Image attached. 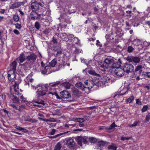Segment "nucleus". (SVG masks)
I'll use <instances>...</instances> for the list:
<instances>
[{"instance_id":"f257e3e1","label":"nucleus","mask_w":150,"mask_h":150,"mask_svg":"<svg viewBox=\"0 0 150 150\" xmlns=\"http://www.w3.org/2000/svg\"><path fill=\"white\" fill-rule=\"evenodd\" d=\"M59 83V82H56L44 85H39L37 87V91L36 92L37 99H39L40 97L45 95L47 91L51 90L52 88L51 87L56 86Z\"/></svg>"},{"instance_id":"f03ea898","label":"nucleus","mask_w":150,"mask_h":150,"mask_svg":"<svg viewBox=\"0 0 150 150\" xmlns=\"http://www.w3.org/2000/svg\"><path fill=\"white\" fill-rule=\"evenodd\" d=\"M114 62V60L113 58L110 57H108L105 59L104 61V64L102 62H101L99 63V65L100 67L103 68L105 70V69H110L109 70V71L111 72L112 70L111 69L112 68V65Z\"/></svg>"},{"instance_id":"7ed1b4c3","label":"nucleus","mask_w":150,"mask_h":150,"mask_svg":"<svg viewBox=\"0 0 150 150\" xmlns=\"http://www.w3.org/2000/svg\"><path fill=\"white\" fill-rule=\"evenodd\" d=\"M16 62L13 61L10 65V70L8 73V80L11 81H13L16 79L15 72L16 70Z\"/></svg>"},{"instance_id":"20e7f679","label":"nucleus","mask_w":150,"mask_h":150,"mask_svg":"<svg viewBox=\"0 0 150 150\" xmlns=\"http://www.w3.org/2000/svg\"><path fill=\"white\" fill-rule=\"evenodd\" d=\"M14 83L13 84V85L15 92V94L18 95V97L13 96V98L12 99L14 103H19L18 98H19V95H21V89H19L18 88V83H17L16 81H15Z\"/></svg>"},{"instance_id":"39448f33","label":"nucleus","mask_w":150,"mask_h":150,"mask_svg":"<svg viewBox=\"0 0 150 150\" xmlns=\"http://www.w3.org/2000/svg\"><path fill=\"white\" fill-rule=\"evenodd\" d=\"M111 81L110 78L106 76H102L98 82V84L100 86H103L104 85H108V84Z\"/></svg>"},{"instance_id":"423d86ee","label":"nucleus","mask_w":150,"mask_h":150,"mask_svg":"<svg viewBox=\"0 0 150 150\" xmlns=\"http://www.w3.org/2000/svg\"><path fill=\"white\" fill-rule=\"evenodd\" d=\"M76 139L78 144L80 146H82L83 143L86 144L88 142L86 137L78 136L76 137Z\"/></svg>"},{"instance_id":"0eeeda50","label":"nucleus","mask_w":150,"mask_h":150,"mask_svg":"<svg viewBox=\"0 0 150 150\" xmlns=\"http://www.w3.org/2000/svg\"><path fill=\"white\" fill-rule=\"evenodd\" d=\"M126 59L129 62H133L135 64H137L139 62L141 59L138 57L130 56L127 57Z\"/></svg>"},{"instance_id":"6e6552de","label":"nucleus","mask_w":150,"mask_h":150,"mask_svg":"<svg viewBox=\"0 0 150 150\" xmlns=\"http://www.w3.org/2000/svg\"><path fill=\"white\" fill-rule=\"evenodd\" d=\"M85 90L88 89L89 90L92 88L94 85V83L91 80H88L84 83Z\"/></svg>"},{"instance_id":"1a4fd4ad","label":"nucleus","mask_w":150,"mask_h":150,"mask_svg":"<svg viewBox=\"0 0 150 150\" xmlns=\"http://www.w3.org/2000/svg\"><path fill=\"white\" fill-rule=\"evenodd\" d=\"M123 69L125 72L129 73L133 71L134 67L132 64L126 63L124 65Z\"/></svg>"},{"instance_id":"9d476101","label":"nucleus","mask_w":150,"mask_h":150,"mask_svg":"<svg viewBox=\"0 0 150 150\" xmlns=\"http://www.w3.org/2000/svg\"><path fill=\"white\" fill-rule=\"evenodd\" d=\"M36 56L34 53H32L30 55L27 56L26 59L28 62L33 63L36 60Z\"/></svg>"},{"instance_id":"9b49d317","label":"nucleus","mask_w":150,"mask_h":150,"mask_svg":"<svg viewBox=\"0 0 150 150\" xmlns=\"http://www.w3.org/2000/svg\"><path fill=\"white\" fill-rule=\"evenodd\" d=\"M24 3V2H16L10 5L9 7L10 9H13L20 7L22 5H23Z\"/></svg>"},{"instance_id":"f8f14e48","label":"nucleus","mask_w":150,"mask_h":150,"mask_svg":"<svg viewBox=\"0 0 150 150\" xmlns=\"http://www.w3.org/2000/svg\"><path fill=\"white\" fill-rule=\"evenodd\" d=\"M115 72L117 76H122L124 75L125 71L123 69L119 67L116 69Z\"/></svg>"},{"instance_id":"ddd939ff","label":"nucleus","mask_w":150,"mask_h":150,"mask_svg":"<svg viewBox=\"0 0 150 150\" xmlns=\"http://www.w3.org/2000/svg\"><path fill=\"white\" fill-rule=\"evenodd\" d=\"M67 145L70 147H72L75 145V142L71 138H67L66 140Z\"/></svg>"},{"instance_id":"4468645a","label":"nucleus","mask_w":150,"mask_h":150,"mask_svg":"<svg viewBox=\"0 0 150 150\" xmlns=\"http://www.w3.org/2000/svg\"><path fill=\"white\" fill-rule=\"evenodd\" d=\"M31 7L33 11H35L38 10L39 7L37 1L32 2L31 4Z\"/></svg>"},{"instance_id":"2eb2a0df","label":"nucleus","mask_w":150,"mask_h":150,"mask_svg":"<svg viewBox=\"0 0 150 150\" xmlns=\"http://www.w3.org/2000/svg\"><path fill=\"white\" fill-rule=\"evenodd\" d=\"M60 96L64 98H67L70 97V95L69 92L66 91H63L60 93Z\"/></svg>"},{"instance_id":"dca6fc26","label":"nucleus","mask_w":150,"mask_h":150,"mask_svg":"<svg viewBox=\"0 0 150 150\" xmlns=\"http://www.w3.org/2000/svg\"><path fill=\"white\" fill-rule=\"evenodd\" d=\"M24 120L25 121H28L32 123H35L37 122L38 120L34 119H32L29 116H27L25 117H24Z\"/></svg>"},{"instance_id":"f3484780","label":"nucleus","mask_w":150,"mask_h":150,"mask_svg":"<svg viewBox=\"0 0 150 150\" xmlns=\"http://www.w3.org/2000/svg\"><path fill=\"white\" fill-rule=\"evenodd\" d=\"M105 142L101 141H100L97 145L96 147H97L98 150H102L104 145L105 144Z\"/></svg>"},{"instance_id":"a211bd4d","label":"nucleus","mask_w":150,"mask_h":150,"mask_svg":"<svg viewBox=\"0 0 150 150\" xmlns=\"http://www.w3.org/2000/svg\"><path fill=\"white\" fill-rule=\"evenodd\" d=\"M118 62L113 63L112 64V68H119L121 64V62H120V59H119L118 60Z\"/></svg>"},{"instance_id":"6ab92c4d","label":"nucleus","mask_w":150,"mask_h":150,"mask_svg":"<svg viewBox=\"0 0 150 150\" xmlns=\"http://www.w3.org/2000/svg\"><path fill=\"white\" fill-rule=\"evenodd\" d=\"M143 67L142 65H139L137 66L135 69L136 73H139V74H142V69Z\"/></svg>"},{"instance_id":"aec40b11","label":"nucleus","mask_w":150,"mask_h":150,"mask_svg":"<svg viewBox=\"0 0 150 150\" xmlns=\"http://www.w3.org/2000/svg\"><path fill=\"white\" fill-rule=\"evenodd\" d=\"M76 86L79 89L82 90V91H85V85L84 84L83 85L82 83L81 82L77 83L76 84Z\"/></svg>"},{"instance_id":"412c9836","label":"nucleus","mask_w":150,"mask_h":150,"mask_svg":"<svg viewBox=\"0 0 150 150\" xmlns=\"http://www.w3.org/2000/svg\"><path fill=\"white\" fill-rule=\"evenodd\" d=\"M142 75V74H139V73H134V75H133V78L134 79H133V80H139L140 79H141L142 78H141V75Z\"/></svg>"},{"instance_id":"4be33fe9","label":"nucleus","mask_w":150,"mask_h":150,"mask_svg":"<svg viewBox=\"0 0 150 150\" xmlns=\"http://www.w3.org/2000/svg\"><path fill=\"white\" fill-rule=\"evenodd\" d=\"M57 63V60L56 59H53L49 63V67H54L55 66Z\"/></svg>"},{"instance_id":"5701e85b","label":"nucleus","mask_w":150,"mask_h":150,"mask_svg":"<svg viewBox=\"0 0 150 150\" xmlns=\"http://www.w3.org/2000/svg\"><path fill=\"white\" fill-rule=\"evenodd\" d=\"M15 128L17 129L22 131L24 133H27L28 132V130L27 129L19 126H16L15 127Z\"/></svg>"},{"instance_id":"b1692460","label":"nucleus","mask_w":150,"mask_h":150,"mask_svg":"<svg viewBox=\"0 0 150 150\" xmlns=\"http://www.w3.org/2000/svg\"><path fill=\"white\" fill-rule=\"evenodd\" d=\"M68 36V34L65 33H62L61 35V37L62 38V37H64L63 38H62V39L63 40L67 41L69 40V39L67 38Z\"/></svg>"},{"instance_id":"393cba45","label":"nucleus","mask_w":150,"mask_h":150,"mask_svg":"<svg viewBox=\"0 0 150 150\" xmlns=\"http://www.w3.org/2000/svg\"><path fill=\"white\" fill-rule=\"evenodd\" d=\"M19 60L21 63L23 62L25 59V57L23 53H21L19 57Z\"/></svg>"},{"instance_id":"a878e982","label":"nucleus","mask_w":150,"mask_h":150,"mask_svg":"<svg viewBox=\"0 0 150 150\" xmlns=\"http://www.w3.org/2000/svg\"><path fill=\"white\" fill-rule=\"evenodd\" d=\"M62 85L66 89H68L70 88L71 84L69 82H66L62 83Z\"/></svg>"},{"instance_id":"bb28decb","label":"nucleus","mask_w":150,"mask_h":150,"mask_svg":"<svg viewBox=\"0 0 150 150\" xmlns=\"http://www.w3.org/2000/svg\"><path fill=\"white\" fill-rule=\"evenodd\" d=\"M69 132V131H68V132H65L60 133V134H58L55 136H50V137H50V138L51 139H55V138H56L58 137L61 136H62V135L63 134H64L66 133H68V132Z\"/></svg>"},{"instance_id":"cd10ccee","label":"nucleus","mask_w":150,"mask_h":150,"mask_svg":"<svg viewBox=\"0 0 150 150\" xmlns=\"http://www.w3.org/2000/svg\"><path fill=\"white\" fill-rule=\"evenodd\" d=\"M49 69V67L45 66V67H43L42 70L41 72L43 74H47V70Z\"/></svg>"},{"instance_id":"c85d7f7f","label":"nucleus","mask_w":150,"mask_h":150,"mask_svg":"<svg viewBox=\"0 0 150 150\" xmlns=\"http://www.w3.org/2000/svg\"><path fill=\"white\" fill-rule=\"evenodd\" d=\"M134 97L133 96H132L126 100V102L127 103H131L134 100Z\"/></svg>"},{"instance_id":"c756f323","label":"nucleus","mask_w":150,"mask_h":150,"mask_svg":"<svg viewBox=\"0 0 150 150\" xmlns=\"http://www.w3.org/2000/svg\"><path fill=\"white\" fill-rule=\"evenodd\" d=\"M117 147L114 144L109 145L108 147V149L109 150H116Z\"/></svg>"},{"instance_id":"7c9ffc66","label":"nucleus","mask_w":150,"mask_h":150,"mask_svg":"<svg viewBox=\"0 0 150 150\" xmlns=\"http://www.w3.org/2000/svg\"><path fill=\"white\" fill-rule=\"evenodd\" d=\"M62 52L61 50L58 51L57 52L55 57L56 58H60L62 55Z\"/></svg>"},{"instance_id":"2f4dec72","label":"nucleus","mask_w":150,"mask_h":150,"mask_svg":"<svg viewBox=\"0 0 150 150\" xmlns=\"http://www.w3.org/2000/svg\"><path fill=\"white\" fill-rule=\"evenodd\" d=\"M134 48L131 46H129L127 48V51L129 53L132 52L134 51Z\"/></svg>"},{"instance_id":"473e14b6","label":"nucleus","mask_w":150,"mask_h":150,"mask_svg":"<svg viewBox=\"0 0 150 150\" xmlns=\"http://www.w3.org/2000/svg\"><path fill=\"white\" fill-rule=\"evenodd\" d=\"M88 73L91 74L93 75L94 76H98L99 74H96L95 71L92 70H90L88 71Z\"/></svg>"},{"instance_id":"72a5a7b5","label":"nucleus","mask_w":150,"mask_h":150,"mask_svg":"<svg viewBox=\"0 0 150 150\" xmlns=\"http://www.w3.org/2000/svg\"><path fill=\"white\" fill-rule=\"evenodd\" d=\"M84 119L83 118H78L75 119V121L76 122H78L80 123H81L84 121Z\"/></svg>"},{"instance_id":"f704fd0d","label":"nucleus","mask_w":150,"mask_h":150,"mask_svg":"<svg viewBox=\"0 0 150 150\" xmlns=\"http://www.w3.org/2000/svg\"><path fill=\"white\" fill-rule=\"evenodd\" d=\"M13 19L14 21L16 22H18L19 20V17L18 15H14L13 16Z\"/></svg>"},{"instance_id":"c9c22d12","label":"nucleus","mask_w":150,"mask_h":150,"mask_svg":"<svg viewBox=\"0 0 150 150\" xmlns=\"http://www.w3.org/2000/svg\"><path fill=\"white\" fill-rule=\"evenodd\" d=\"M61 148V146L60 144L59 143H58L55 146L54 148V149L55 150H60Z\"/></svg>"},{"instance_id":"e433bc0d","label":"nucleus","mask_w":150,"mask_h":150,"mask_svg":"<svg viewBox=\"0 0 150 150\" xmlns=\"http://www.w3.org/2000/svg\"><path fill=\"white\" fill-rule=\"evenodd\" d=\"M89 141L91 143H94L97 141L98 139L94 137H91L89 138Z\"/></svg>"},{"instance_id":"4c0bfd02","label":"nucleus","mask_w":150,"mask_h":150,"mask_svg":"<svg viewBox=\"0 0 150 150\" xmlns=\"http://www.w3.org/2000/svg\"><path fill=\"white\" fill-rule=\"evenodd\" d=\"M35 26L37 30H39L40 28V26L39 23L37 22H35Z\"/></svg>"},{"instance_id":"58836bf2","label":"nucleus","mask_w":150,"mask_h":150,"mask_svg":"<svg viewBox=\"0 0 150 150\" xmlns=\"http://www.w3.org/2000/svg\"><path fill=\"white\" fill-rule=\"evenodd\" d=\"M136 104L139 105H141L142 104V103L141 101V99L140 98L136 99Z\"/></svg>"},{"instance_id":"ea45409f","label":"nucleus","mask_w":150,"mask_h":150,"mask_svg":"<svg viewBox=\"0 0 150 150\" xmlns=\"http://www.w3.org/2000/svg\"><path fill=\"white\" fill-rule=\"evenodd\" d=\"M79 40L76 37H74L73 41L75 43L78 44L79 43Z\"/></svg>"},{"instance_id":"a19ab883","label":"nucleus","mask_w":150,"mask_h":150,"mask_svg":"<svg viewBox=\"0 0 150 150\" xmlns=\"http://www.w3.org/2000/svg\"><path fill=\"white\" fill-rule=\"evenodd\" d=\"M148 107L147 105H144L143 108L142 109V112H144L146 111L147 110Z\"/></svg>"},{"instance_id":"79ce46f5","label":"nucleus","mask_w":150,"mask_h":150,"mask_svg":"<svg viewBox=\"0 0 150 150\" xmlns=\"http://www.w3.org/2000/svg\"><path fill=\"white\" fill-rule=\"evenodd\" d=\"M33 81V79H30L28 80V83L25 84V85H27V84H28L29 86L30 85H31L30 83H32Z\"/></svg>"},{"instance_id":"37998d69","label":"nucleus","mask_w":150,"mask_h":150,"mask_svg":"<svg viewBox=\"0 0 150 150\" xmlns=\"http://www.w3.org/2000/svg\"><path fill=\"white\" fill-rule=\"evenodd\" d=\"M34 102L36 103H39V104H41L43 105H45V103L43 100H41L40 101H34Z\"/></svg>"},{"instance_id":"c03bdc74","label":"nucleus","mask_w":150,"mask_h":150,"mask_svg":"<svg viewBox=\"0 0 150 150\" xmlns=\"http://www.w3.org/2000/svg\"><path fill=\"white\" fill-rule=\"evenodd\" d=\"M137 49L139 50H141L142 48V45L141 43H139V44H138L137 45Z\"/></svg>"},{"instance_id":"a18cd8bd","label":"nucleus","mask_w":150,"mask_h":150,"mask_svg":"<svg viewBox=\"0 0 150 150\" xmlns=\"http://www.w3.org/2000/svg\"><path fill=\"white\" fill-rule=\"evenodd\" d=\"M139 123V121H135L134 122V123L131 125L130 127H131L136 126L137 125V124Z\"/></svg>"},{"instance_id":"49530a36","label":"nucleus","mask_w":150,"mask_h":150,"mask_svg":"<svg viewBox=\"0 0 150 150\" xmlns=\"http://www.w3.org/2000/svg\"><path fill=\"white\" fill-rule=\"evenodd\" d=\"M116 127H117V125H115L114 122H113L109 127V129H111L112 128H114Z\"/></svg>"},{"instance_id":"de8ad7c7","label":"nucleus","mask_w":150,"mask_h":150,"mask_svg":"<svg viewBox=\"0 0 150 150\" xmlns=\"http://www.w3.org/2000/svg\"><path fill=\"white\" fill-rule=\"evenodd\" d=\"M144 75L146 77L150 78V72H145Z\"/></svg>"},{"instance_id":"09e8293b","label":"nucleus","mask_w":150,"mask_h":150,"mask_svg":"<svg viewBox=\"0 0 150 150\" xmlns=\"http://www.w3.org/2000/svg\"><path fill=\"white\" fill-rule=\"evenodd\" d=\"M48 94H52V95H55L57 96V98L58 99H59L60 98V97H59V96L58 95V94L55 93H53L52 92H49L48 93Z\"/></svg>"},{"instance_id":"8fccbe9b","label":"nucleus","mask_w":150,"mask_h":150,"mask_svg":"<svg viewBox=\"0 0 150 150\" xmlns=\"http://www.w3.org/2000/svg\"><path fill=\"white\" fill-rule=\"evenodd\" d=\"M38 119L40 120H41L44 121H45L46 122H49V119H43L41 117H38Z\"/></svg>"},{"instance_id":"3c124183","label":"nucleus","mask_w":150,"mask_h":150,"mask_svg":"<svg viewBox=\"0 0 150 150\" xmlns=\"http://www.w3.org/2000/svg\"><path fill=\"white\" fill-rule=\"evenodd\" d=\"M38 85H37V86H35L33 85L32 84H31L30 85V87L31 89H37V87Z\"/></svg>"},{"instance_id":"603ef678","label":"nucleus","mask_w":150,"mask_h":150,"mask_svg":"<svg viewBox=\"0 0 150 150\" xmlns=\"http://www.w3.org/2000/svg\"><path fill=\"white\" fill-rule=\"evenodd\" d=\"M15 25L16 28L17 29H20L22 27V26L21 24L17 23Z\"/></svg>"},{"instance_id":"864d4df0","label":"nucleus","mask_w":150,"mask_h":150,"mask_svg":"<svg viewBox=\"0 0 150 150\" xmlns=\"http://www.w3.org/2000/svg\"><path fill=\"white\" fill-rule=\"evenodd\" d=\"M19 98H20L21 101L22 102H24L26 100L25 98L23 97L22 95L19 96Z\"/></svg>"},{"instance_id":"5fc2aeb1","label":"nucleus","mask_w":150,"mask_h":150,"mask_svg":"<svg viewBox=\"0 0 150 150\" xmlns=\"http://www.w3.org/2000/svg\"><path fill=\"white\" fill-rule=\"evenodd\" d=\"M130 137H121V139L122 140L124 141L125 140H129V139H130Z\"/></svg>"},{"instance_id":"6e6d98bb","label":"nucleus","mask_w":150,"mask_h":150,"mask_svg":"<svg viewBox=\"0 0 150 150\" xmlns=\"http://www.w3.org/2000/svg\"><path fill=\"white\" fill-rule=\"evenodd\" d=\"M143 44L145 46H148L150 45V42L145 41L144 42Z\"/></svg>"},{"instance_id":"4d7b16f0","label":"nucleus","mask_w":150,"mask_h":150,"mask_svg":"<svg viewBox=\"0 0 150 150\" xmlns=\"http://www.w3.org/2000/svg\"><path fill=\"white\" fill-rule=\"evenodd\" d=\"M150 119V115L148 114L146 115L145 118V120L146 121H148Z\"/></svg>"},{"instance_id":"13d9d810","label":"nucleus","mask_w":150,"mask_h":150,"mask_svg":"<svg viewBox=\"0 0 150 150\" xmlns=\"http://www.w3.org/2000/svg\"><path fill=\"white\" fill-rule=\"evenodd\" d=\"M68 36L67 37V38L69 39L72 38L74 37V35L72 34H68Z\"/></svg>"},{"instance_id":"bf43d9fd","label":"nucleus","mask_w":150,"mask_h":150,"mask_svg":"<svg viewBox=\"0 0 150 150\" xmlns=\"http://www.w3.org/2000/svg\"><path fill=\"white\" fill-rule=\"evenodd\" d=\"M134 42H136L138 43V44H139V43H141V41L138 39H136L134 40Z\"/></svg>"},{"instance_id":"052dcab7","label":"nucleus","mask_w":150,"mask_h":150,"mask_svg":"<svg viewBox=\"0 0 150 150\" xmlns=\"http://www.w3.org/2000/svg\"><path fill=\"white\" fill-rule=\"evenodd\" d=\"M56 131V130L55 129H52V131L50 133V134L51 135H53L55 134Z\"/></svg>"},{"instance_id":"680f3d73","label":"nucleus","mask_w":150,"mask_h":150,"mask_svg":"<svg viewBox=\"0 0 150 150\" xmlns=\"http://www.w3.org/2000/svg\"><path fill=\"white\" fill-rule=\"evenodd\" d=\"M40 1L41 2H38V6L39 5L42 7H43L44 6V3L43 1Z\"/></svg>"},{"instance_id":"e2e57ef3","label":"nucleus","mask_w":150,"mask_h":150,"mask_svg":"<svg viewBox=\"0 0 150 150\" xmlns=\"http://www.w3.org/2000/svg\"><path fill=\"white\" fill-rule=\"evenodd\" d=\"M13 32L14 33L17 35H18L19 33V31L16 29H15L13 30Z\"/></svg>"},{"instance_id":"0e129e2a","label":"nucleus","mask_w":150,"mask_h":150,"mask_svg":"<svg viewBox=\"0 0 150 150\" xmlns=\"http://www.w3.org/2000/svg\"><path fill=\"white\" fill-rule=\"evenodd\" d=\"M5 12V10L4 9H0V13H1L3 14Z\"/></svg>"},{"instance_id":"69168bd1","label":"nucleus","mask_w":150,"mask_h":150,"mask_svg":"<svg viewBox=\"0 0 150 150\" xmlns=\"http://www.w3.org/2000/svg\"><path fill=\"white\" fill-rule=\"evenodd\" d=\"M56 120L54 118H52V119H49L50 122H56Z\"/></svg>"},{"instance_id":"338daca9","label":"nucleus","mask_w":150,"mask_h":150,"mask_svg":"<svg viewBox=\"0 0 150 150\" xmlns=\"http://www.w3.org/2000/svg\"><path fill=\"white\" fill-rule=\"evenodd\" d=\"M44 33L46 34H47L49 33L48 30V29H46L44 31Z\"/></svg>"},{"instance_id":"774afa93","label":"nucleus","mask_w":150,"mask_h":150,"mask_svg":"<svg viewBox=\"0 0 150 150\" xmlns=\"http://www.w3.org/2000/svg\"><path fill=\"white\" fill-rule=\"evenodd\" d=\"M19 11L20 12V14L22 16H23L24 15V13L21 10H19Z\"/></svg>"}]
</instances>
